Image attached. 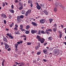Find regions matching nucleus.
Returning <instances> with one entry per match:
<instances>
[{
  "label": "nucleus",
  "mask_w": 66,
  "mask_h": 66,
  "mask_svg": "<svg viewBox=\"0 0 66 66\" xmlns=\"http://www.w3.org/2000/svg\"><path fill=\"white\" fill-rule=\"evenodd\" d=\"M14 45H15V48H17V47L18 46V44H15Z\"/></svg>",
  "instance_id": "f704fd0d"
},
{
  "label": "nucleus",
  "mask_w": 66,
  "mask_h": 66,
  "mask_svg": "<svg viewBox=\"0 0 66 66\" xmlns=\"http://www.w3.org/2000/svg\"><path fill=\"white\" fill-rule=\"evenodd\" d=\"M20 65H22V66H23V65H24V63L23 62H21Z\"/></svg>",
  "instance_id": "ea45409f"
},
{
  "label": "nucleus",
  "mask_w": 66,
  "mask_h": 66,
  "mask_svg": "<svg viewBox=\"0 0 66 66\" xmlns=\"http://www.w3.org/2000/svg\"><path fill=\"white\" fill-rule=\"evenodd\" d=\"M0 43L2 45H3V44H4V43L3 42H1Z\"/></svg>",
  "instance_id": "052dcab7"
},
{
  "label": "nucleus",
  "mask_w": 66,
  "mask_h": 66,
  "mask_svg": "<svg viewBox=\"0 0 66 66\" xmlns=\"http://www.w3.org/2000/svg\"><path fill=\"white\" fill-rule=\"evenodd\" d=\"M57 25L56 24H54L53 26V27H55V28L56 29H57Z\"/></svg>",
  "instance_id": "bb28decb"
},
{
  "label": "nucleus",
  "mask_w": 66,
  "mask_h": 66,
  "mask_svg": "<svg viewBox=\"0 0 66 66\" xmlns=\"http://www.w3.org/2000/svg\"><path fill=\"white\" fill-rule=\"evenodd\" d=\"M40 37L39 36L37 35V36L36 38L37 39H38V41L40 42V43L41 44H43L45 42V39L43 38H40Z\"/></svg>",
  "instance_id": "f257e3e1"
},
{
  "label": "nucleus",
  "mask_w": 66,
  "mask_h": 66,
  "mask_svg": "<svg viewBox=\"0 0 66 66\" xmlns=\"http://www.w3.org/2000/svg\"><path fill=\"white\" fill-rule=\"evenodd\" d=\"M40 47V43H38V46H35V48L36 50H37L38 49H39Z\"/></svg>",
  "instance_id": "0eeeda50"
},
{
  "label": "nucleus",
  "mask_w": 66,
  "mask_h": 66,
  "mask_svg": "<svg viewBox=\"0 0 66 66\" xmlns=\"http://www.w3.org/2000/svg\"><path fill=\"white\" fill-rule=\"evenodd\" d=\"M58 32L59 33V38H62V36H63L62 32L60 31H59Z\"/></svg>",
  "instance_id": "423d86ee"
},
{
  "label": "nucleus",
  "mask_w": 66,
  "mask_h": 66,
  "mask_svg": "<svg viewBox=\"0 0 66 66\" xmlns=\"http://www.w3.org/2000/svg\"><path fill=\"white\" fill-rule=\"evenodd\" d=\"M25 33L26 34H29V31H28V30H27L26 32H25Z\"/></svg>",
  "instance_id": "4c0bfd02"
},
{
  "label": "nucleus",
  "mask_w": 66,
  "mask_h": 66,
  "mask_svg": "<svg viewBox=\"0 0 66 66\" xmlns=\"http://www.w3.org/2000/svg\"><path fill=\"white\" fill-rule=\"evenodd\" d=\"M61 27L62 28H64V26H63V25L61 24Z\"/></svg>",
  "instance_id": "e2e57ef3"
},
{
  "label": "nucleus",
  "mask_w": 66,
  "mask_h": 66,
  "mask_svg": "<svg viewBox=\"0 0 66 66\" xmlns=\"http://www.w3.org/2000/svg\"><path fill=\"white\" fill-rule=\"evenodd\" d=\"M48 44V43L47 42H44V43L43 44V45L44 46H46V45H47Z\"/></svg>",
  "instance_id": "2f4dec72"
},
{
  "label": "nucleus",
  "mask_w": 66,
  "mask_h": 66,
  "mask_svg": "<svg viewBox=\"0 0 66 66\" xmlns=\"http://www.w3.org/2000/svg\"><path fill=\"white\" fill-rule=\"evenodd\" d=\"M43 12H44V14L46 15H47L48 14V11L46 10L43 11Z\"/></svg>",
  "instance_id": "6e6552de"
},
{
  "label": "nucleus",
  "mask_w": 66,
  "mask_h": 66,
  "mask_svg": "<svg viewBox=\"0 0 66 66\" xmlns=\"http://www.w3.org/2000/svg\"><path fill=\"white\" fill-rule=\"evenodd\" d=\"M25 12L26 11H24V10H23L22 11V14H25Z\"/></svg>",
  "instance_id": "b1692460"
},
{
  "label": "nucleus",
  "mask_w": 66,
  "mask_h": 66,
  "mask_svg": "<svg viewBox=\"0 0 66 66\" xmlns=\"http://www.w3.org/2000/svg\"><path fill=\"white\" fill-rule=\"evenodd\" d=\"M6 35L7 36H9V38H10V39H14V37L12 36L11 35H10L9 33L7 34Z\"/></svg>",
  "instance_id": "20e7f679"
},
{
  "label": "nucleus",
  "mask_w": 66,
  "mask_h": 66,
  "mask_svg": "<svg viewBox=\"0 0 66 66\" xmlns=\"http://www.w3.org/2000/svg\"><path fill=\"white\" fill-rule=\"evenodd\" d=\"M2 4V6H3V7H4V6L5 5V3H4V2H3Z\"/></svg>",
  "instance_id": "e433bc0d"
},
{
  "label": "nucleus",
  "mask_w": 66,
  "mask_h": 66,
  "mask_svg": "<svg viewBox=\"0 0 66 66\" xmlns=\"http://www.w3.org/2000/svg\"><path fill=\"white\" fill-rule=\"evenodd\" d=\"M52 30L54 32H56L57 30V28H52Z\"/></svg>",
  "instance_id": "f3484780"
},
{
  "label": "nucleus",
  "mask_w": 66,
  "mask_h": 66,
  "mask_svg": "<svg viewBox=\"0 0 66 66\" xmlns=\"http://www.w3.org/2000/svg\"><path fill=\"white\" fill-rule=\"evenodd\" d=\"M32 24L34 26H37V23H35L34 22H31Z\"/></svg>",
  "instance_id": "9d476101"
},
{
  "label": "nucleus",
  "mask_w": 66,
  "mask_h": 66,
  "mask_svg": "<svg viewBox=\"0 0 66 66\" xmlns=\"http://www.w3.org/2000/svg\"><path fill=\"white\" fill-rule=\"evenodd\" d=\"M4 44L5 46V48L6 49H7V48H9L10 47L9 46L8 44H7L6 42H5L4 43Z\"/></svg>",
  "instance_id": "39448f33"
},
{
  "label": "nucleus",
  "mask_w": 66,
  "mask_h": 66,
  "mask_svg": "<svg viewBox=\"0 0 66 66\" xmlns=\"http://www.w3.org/2000/svg\"><path fill=\"white\" fill-rule=\"evenodd\" d=\"M23 17H24L23 16V15H21L20 16V18H23Z\"/></svg>",
  "instance_id": "58836bf2"
},
{
  "label": "nucleus",
  "mask_w": 66,
  "mask_h": 66,
  "mask_svg": "<svg viewBox=\"0 0 66 66\" xmlns=\"http://www.w3.org/2000/svg\"><path fill=\"white\" fill-rule=\"evenodd\" d=\"M52 39H53V38H52V37L51 36L50 37L48 38V40H49L50 41L52 40Z\"/></svg>",
  "instance_id": "6ab92c4d"
},
{
  "label": "nucleus",
  "mask_w": 66,
  "mask_h": 66,
  "mask_svg": "<svg viewBox=\"0 0 66 66\" xmlns=\"http://www.w3.org/2000/svg\"><path fill=\"white\" fill-rule=\"evenodd\" d=\"M36 7H37V9H38V10H40V9H41V7H40L39 5L36 6Z\"/></svg>",
  "instance_id": "4468645a"
},
{
  "label": "nucleus",
  "mask_w": 66,
  "mask_h": 66,
  "mask_svg": "<svg viewBox=\"0 0 66 66\" xmlns=\"http://www.w3.org/2000/svg\"><path fill=\"white\" fill-rule=\"evenodd\" d=\"M40 22L41 24H44L46 22V20L44 19H42L40 20Z\"/></svg>",
  "instance_id": "7ed1b4c3"
},
{
  "label": "nucleus",
  "mask_w": 66,
  "mask_h": 66,
  "mask_svg": "<svg viewBox=\"0 0 66 66\" xmlns=\"http://www.w3.org/2000/svg\"><path fill=\"white\" fill-rule=\"evenodd\" d=\"M22 43H23V41H20V42H17L18 44H22Z\"/></svg>",
  "instance_id": "a211bd4d"
},
{
  "label": "nucleus",
  "mask_w": 66,
  "mask_h": 66,
  "mask_svg": "<svg viewBox=\"0 0 66 66\" xmlns=\"http://www.w3.org/2000/svg\"><path fill=\"white\" fill-rule=\"evenodd\" d=\"M43 53H44L45 54H47V51L46 50H43Z\"/></svg>",
  "instance_id": "2eb2a0df"
},
{
  "label": "nucleus",
  "mask_w": 66,
  "mask_h": 66,
  "mask_svg": "<svg viewBox=\"0 0 66 66\" xmlns=\"http://www.w3.org/2000/svg\"><path fill=\"white\" fill-rule=\"evenodd\" d=\"M41 53V51H39L37 53V55H39Z\"/></svg>",
  "instance_id": "393cba45"
},
{
  "label": "nucleus",
  "mask_w": 66,
  "mask_h": 66,
  "mask_svg": "<svg viewBox=\"0 0 66 66\" xmlns=\"http://www.w3.org/2000/svg\"><path fill=\"white\" fill-rule=\"evenodd\" d=\"M58 5L60 6H61V7H62V9H64V8H65V7H64L63 6V5H62V4H61V3H59Z\"/></svg>",
  "instance_id": "1a4fd4ad"
},
{
  "label": "nucleus",
  "mask_w": 66,
  "mask_h": 66,
  "mask_svg": "<svg viewBox=\"0 0 66 66\" xmlns=\"http://www.w3.org/2000/svg\"><path fill=\"white\" fill-rule=\"evenodd\" d=\"M54 52L53 53V54H56L58 52H59V50L58 48H56L54 50Z\"/></svg>",
  "instance_id": "f03ea898"
},
{
  "label": "nucleus",
  "mask_w": 66,
  "mask_h": 66,
  "mask_svg": "<svg viewBox=\"0 0 66 66\" xmlns=\"http://www.w3.org/2000/svg\"><path fill=\"white\" fill-rule=\"evenodd\" d=\"M30 26L27 25V26H26V29L27 30H29V28H30Z\"/></svg>",
  "instance_id": "5701e85b"
},
{
  "label": "nucleus",
  "mask_w": 66,
  "mask_h": 66,
  "mask_svg": "<svg viewBox=\"0 0 66 66\" xmlns=\"http://www.w3.org/2000/svg\"><path fill=\"white\" fill-rule=\"evenodd\" d=\"M41 32L42 34H46V32L43 30H42L41 31Z\"/></svg>",
  "instance_id": "cd10ccee"
},
{
  "label": "nucleus",
  "mask_w": 66,
  "mask_h": 66,
  "mask_svg": "<svg viewBox=\"0 0 66 66\" xmlns=\"http://www.w3.org/2000/svg\"><path fill=\"white\" fill-rule=\"evenodd\" d=\"M7 51H11V48H9L7 49Z\"/></svg>",
  "instance_id": "79ce46f5"
},
{
  "label": "nucleus",
  "mask_w": 66,
  "mask_h": 66,
  "mask_svg": "<svg viewBox=\"0 0 66 66\" xmlns=\"http://www.w3.org/2000/svg\"><path fill=\"white\" fill-rule=\"evenodd\" d=\"M48 30L49 31H52V29H48Z\"/></svg>",
  "instance_id": "69168bd1"
},
{
  "label": "nucleus",
  "mask_w": 66,
  "mask_h": 66,
  "mask_svg": "<svg viewBox=\"0 0 66 66\" xmlns=\"http://www.w3.org/2000/svg\"><path fill=\"white\" fill-rule=\"evenodd\" d=\"M58 3H55V5L56 6H58Z\"/></svg>",
  "instance_id": "37998d69"
},
{
  "label": "nucleus",
  "mask_w": 66,
  "mask_h": 66,
  "mask_svg": "<svg viewBox=\"0 0 66 66\" xmlns=\"http://www.w3.org/2000/svg\"><path fill=\"white\" fill-rule=\"evenodd\" d=\"M36 32H37V31H36L33 30H32L31 31V32L32 34H35V33Z\"/></svg>",
  "instance_id": "ddd939ff"
},
{
  "label": "nucleus",
  "mask_w": 66,
  "mask_h": 66,
  "mask_svg": "<svg viewBox=\"0 0 66 66\" xmlns=\"http://www.w3.org/2000/svg\"><path fill=\"white\" fill-rule=\"evenodd\" d=\"M40 5L42 7H44V4H41Z\"/></svg>",
  "instance_id": "8fccbe9b"
},
{
  "label": "nucleus",
  "mask_w": 66,
  "mask_h": 66,
  "mask_svg": "<svg viewBox=\"0 0 66 66\" xmlns=\"http://www.w3.org/2000/svg\"><path fill=\"white\" fill-rule=\"evenodd\" d=\"M31 10H29L27 11L28 13V14H30V13H31Z\"/></svg>",
  "instance_id": "c756f323"
},
{
  "label": "nucleus",
  "mask_w": 66,
  "mask_h": 66,
  "mask_svg": "<svg viewBox=\"0 0 66 66\" xmlns=\"http://www.w3.org/2000/svg\"><path fill=\"white\" fill-rule=\"evenodd\" d=\"M42 29H45V27H44L42 26L41 27Z\"/></svg>",
  "instance_id": "3c124183"
},
{
  "label": "nucleus",
  "mask_w": 66,
  "mask_h": 66,
  "mask_svg": "<svg viewBox=\"0 0 66 66\" xmlns=\"http://www.w3.org/2000/svg\"><path fill=\"white\" fill-rule=\"evenodd\" d=\"M32 3H32L30 5V6L31 7H33V4H32Z\"/></svg>",
  "instance_id": "49530a36"
},
{
  "label": "nucleus",
  "mask_w": 66,
  "mask_h": 66,
  "mask_svg": "<svg viewBox=\"0 0 66 66\" xmlns=\"http://www.w3.org/2000/svg\"><path fill=\"white\" fill-rule=\"evenodd\" d=\"M4 23L5 24L6 23V20H4Z\"/></svg>",
  "instance_id": "680f3d73"
},
{
  "label": "nucleus",
  "mask_w": 66,
  "mask_h": 66,
  "mask_svg": "<svg viewBox=\"0 0 66 66\" xmlns=\"http://www.w3.org/2000/svg\"><path fill=\"white\" fill-rule=\"evenodd\" d=\"M48 30H47V29H46V31L45 32H46V33L48 35L49 34H50V32H48Z\"/></svg>",
  "instance_id": "aec40b11"
},
{
  "label": "nucleus",
  "mask_w": 66,
  "mask_h": 66,
  "mask_svg": "<svg viewBox=\"0 0 66 66\" xmlns=\"http://www.w3.org/2000/svg\"><path fill=\"white\" fill-rule=\"evenodd\" d=\"M50 51H52L53 50V48H50Z\"/></svg>",
  "instance_id": "6e6d98bb"
},
{
  "label": "nucleus",
  "mask_w": 66,
  "mask_h": 66,
  "mask_svg": "<svg viewBox=\"0 0 66 66\" xmlns=\"http://www.w3.org/2000/svg\"><path fill=\"white\" fill-rule=\"evenodd\" d=\"M11 9H14V5H11Z\"/></svg>",
  "instance_id": "09e8293b"
},
{
  "label": "nucleus",
  "mask_w": 66,
  "mask_h": 66,
  "mask_svg": "<svg viewBox=\"0 0 66 66\" xmlns=\"http://www.w3.org/2000/svg\"><path fill=\"white\" fill-rule=\"evenodd\" d=\"M23 25H21L20 26V29H22V28H23Z\"/></svg>",
  "instance_id": "c9c22d12"
},
{
  "label": "nucleus",
  "mask_w": 66,
  "mask_h": 66,
  "mask_svg": "<svg viewBox=\"0 0 66 66\" xmlns=\"http://www.w3.org/2000/svg\"><path fill=\"white\" fill-rule=\"evenodd\" d=\"M3 40L5 42H7V41H8V40H7V38H6V37H5L3 39Z\"/></svg>",
  "instance_id": "f8f14e48"
},
{
  "label": "nucleus",
  "mask_w": 66,
  "mask_h": 66,
  "mask_svg": "<svg viewBox=\"0 0 66 66\" xmlns=\"http://www.w3.org/2000/svg\"><path fill=\"white\" fill-rule=\"evenodd\" d=\"M33 2H32V1H31V0H28V3L29 4H31V3H32Z\"/></svg>",
  "instance_id": "a878e982"
},
{
  "label": "nucleus",
  "mask_w": 66,
  "mask_h": 66,
  "mask_svg": "<svg viewBox=\"0 0 66 66\" xmlns=\"http://www.w3.org/2000/svg\"><path fill=\"white\" fill-rule=\"evenodd\" d=\"M39 31L38 32V34H40V30H39Z\"/></svg>",
  "instance_id": "a18cd8bd"
},
{
  "label": "nucleus",
  "mask_w": 66,
  "mask_h": 66,
  "mask_svg": "<svg viewBox=\"0 0 66 66\" xmlns=\"http://www.w3.org/2000/svg\"><path fill=\"white\" fill-rule=\"evenodd\" d=\"M13 26H14V23L13 22L10 25V27H11V28H12V27H13Z\"/></svg>",
  "instance_id": "c85d7f7f"
},
{
  "label": "nucleus",
  "mask_w": 66,
  "mask_h": 66,
  "mask_svg": "<svg viewBox=\"0 0 66 66\" xmlns=\"http://www.w3.org/2000/svg\"><path fill=\"white\" fill-rule=\"evenodd\" d=\"M43 60L44 61V62H47V60H46V59H43Z\"/></svg>",
  "instance_id": "4d7b16f0"
},
{
  "label": "nucleus",
  "mask_w": 66,
  "mask_h": 66,
  "mask_svg": "<svg viewBox=\"0 0 66 66\" xmlns=\"http://www.w3.org/2000/svg\"><path fill=\"white\" fill-rule=\"evenodd\" d=\"M14 29L15 30H16V31L18 30V29H17V27H15L14 28Z\"/></svg>",
  "instance_id": "5fc2aeb1"
},
{
  "label": "nucleus",
  "mask_w": 66,
  "mask_h": 66,
  "mask_svg": "<svg viewBox=\"0 0 66 66\" xmlns=\"http://www.w3.org/2000/svg\"><path fill=\"white\" fill-rule=\"evenodd\" d=\"M22 3L21 2H20L19 3V6H22Z\"/></svg>",
  "instance_id": "4be33fe9"
},
{
  "label": "nucleus",
  "mask_w": 66,
  "mask_h": 66,
  "mask_svg": "<svg viewBox=\"0 0 66 66\" xmlns=\"http://www.w3.org/2000/svg\"><path fill=\"white\" fill-rule=\"evenodd\" d=\"M20 29L21 30V31H24V29H22V28H20Z\"/></svg>",
  "instance_id": "603ef678"
},
{
  "label": "nucleus",
  "mask_w": 66,
  "mask_h": 66,
  "mask_svg": "<svg viewBox=\"0 0 66 66\" xmlns=\"http://www.w3.org/2000/svg\"><path fill=\"white\" fill-rule=\"evenodd\" d=\"M20 20H21V19H20V16H18L17 17V21H20Z\"/></svg>",
  "instance_id": "9b49d317"
},
{
  "label": "nucleus",
  "mask_w": 66,
  "mask_h": 66,
  "mask_svg": "<svg viewBox=\"0 0 66 66\" xmlns=\"http://www.w3.org/2000/svg\"><path fill=\"white\" fill-rule=\"evenodd\" d=\"M3 18H7L6 15H4L3 16Z\"/></svg>",
  "instance_id": "a19ab883"
},
{
  "label": "nucleus",
  "mask_w": 66,
  "mask_h": 66,
  "mask_svg": "<svg viewBox=\"0 0 66 66\" xmlns=\"http://www.w3.org/2000/svg\"><path fill=\"white\" fill-rule=\"evenodd\" d=\"M52 53H50V55L51 56H52Z\"/></svg>",
  "instance_id": "338daca9"
},
{
  "label": "nucleus",
  "mask_w": 66,
  "mask_h": 66,
  "mask_svg": "<svg viewBox=\"0 0 66 66\" xmlns=\"http://www.w3.org/2000/svg\"><path fill=\"white\" fill-rule=\"evenodd\" d=\"M64 30H65V33H66V28H65L64 29Z\"/></svg>",
  "instance_id": "0e129e2a"
},
{
  "label": "nucleus",
  "mask_w": 66,
  "mask_h": 66,
  "mask_svg": "<svg viewBox=\"0 0 66 66\" xmlns=\"http://www.w3.org/2000/svg\"><path fill=\"white\" fill-rule=\"evenodd\" d=\"M15 51H18V49H17V48H16V47H15Z\"/></svg>",
  "instance_id": "774afa93"
},
{
  "label": "nucleus",
  "mask_w": 66,
  "mask_h": 66,
  "mask_svg": "<svg viewBox=\"0 0 66 66\" xmlns=\"http://www.w3.org/2000/svg\"><path fill=\"white\" fill-rule=\"evenodd\" d=\"M49 21H50V23H51L53 21V19H49Z\"/></svg>",
  "instance_id": "412c9836"
},
{
  "label": "nucleus",
  "mask_w": 66,
  "mask_h": 66,
  "mask_svg": "<svg viewBox=\"0 0 66 66\" xmlns=\"http://www.w3.org/2000/svg\"><path fill=\"white\" fill-rule=\"evenodd\" d=\"M15 3H18V0H16L15 1Z\"/></svg>",
  "instance_id": "13d9d810"
},
{
  "label": "nucleus",
  "mask_w": 66,
  "mask_h": 66,
  "mask_svg": "<svg viewBox=\"0 0 66 66\" xmlns=\"http://www.w3.org/2000/svg\"><path fill=\"white\" fill-rule=\"evenodd\" d=\"M54 12H56L57 11V9L56 7H55L54 8Z\"/></svg>",
  "instance_id": "72a5a7b5"
},
{
  "label": "nucleus",
  "mask_w": 66,
  "mask_h": 66,
  "mask_svg": "<svg viewBox=\"0 0 66 66\" xmlns=\"http://www.w3.org/2000/svg\"><path fill=\"white\" fill-rule=\"evenodd\" d=\"M28 13L27 12V11L26 12L25 15L26 16H27L28 15Z\"/></svg>",
  "instance_id": "c03bdc74"
},
{
  "label": "nucleus",
  "mask_w": 66,
  "mask_h": 66,
  "mask_svg": "<svg viewBox=\"0 0 66 66\" xmlns=\"http://www.w3.org/2000/svg\"><path fill=\"white\" fill-rule=\"evenodd\" d=\"M40 60V59L39 58V57H38V59H37V61H39V60Z\"/></svg>",
  "instance_id": "bf43d9fd"
},
{
  "label": "nucleus",
  "mask_w": 66,
  "mask_h": 66,
  "mask_svg": "<svg viewBox=\"0 0 66 66\" xmlns=\"http://www.w3.org/2000/svg\"><path fill=\"white\" fill-rule=\"evenodd\" d=\"M27 45L28 46H30V45H31V43L27 42Z\"/></svg>",
  "instance_id": "7c9ffc66"
},
{
  "label": "nucleus",
  "mask_w": 66,
  "mask_h": 66,
  "mask_svg": "<svg viewBox=\"0 0 66 66\" xmlns=\"http://www.w3.org/2000/svg\"><path fill=\"white\" fill-rule=\"evenodd\" d=\"M15 27H16L15 28H18V26L17 24H16L15 25Z\"/></svg>",
  "instance_id": "864d4df0"
},
{
  "label": "nucleus",
  "mask_w": 66,
  "mask_h": 66,
  "mask_svg": "<svg viewBox=\"0 0 66 66\" xmlns=\"http://www.w3.org/2000/svg\"><path fill=\"white\" fill-rule=\"evenodd\" d=\"M19 31H18L17 32H16V31L15 32V34H16L17 35V34H19Z\"/></svg>",
  "instance_id": "de8ad7c7"
},
{
  "label": "nucleus",
  "mask_w": 66,
  "mask_h": 66,
  "mask_svg": "<svg viewBox=\"0 0 66 66\" xmlns=\"http://www.w3.org/2000/svg\"><path fill=\"white\" fill-rule=\"evenodd\" d=\"M22 9H23V6H21L19 8V10H22Z\"/></svg>",
  "instance_id": "473e14b6"
},
{
  "label": "nucleus",
  "mask_w": 66,
  "mask_h": 66,
  "mask_svg": "<svg viewBox=\"0 0 66 66\" xmlns=\"http://www.w3.org/2000/svg\"><path fill=\"white\" fill-rule=\"evenodd\" d=\"M9 11H10V13H14V11L12 9L10 10L9 9Z\"/></svg>",
  "instance_id": "dca6fc26"
}]
</instances>
